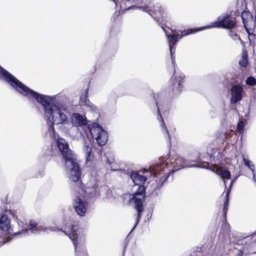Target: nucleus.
I'll use <instances>...</instances> for the list:
<instances>
[{"mask_svg": "<svg viewBox=\"0 0 256 256\" xmlns=\"http://www.w3.org/2000/svg\"><path fill=\"white\" fill-rule=\"evenodd\" d=\"M57 227L46 226L43 224H38L34 220H30L27 228H21L19 231L14 233L15 236H28L31 234H38L42 232L48 233L50 231L60 230ZM60 230H62L60 229Z\"/></svg>", "mask_w": 256, "mask_h": 256, "instance_id": "11", "label": "nucleus"}, {"mask_svg": "<svg viewBox=\"0 0 256 256\" xmlns=\"http://www.w3.org/2000/svg\"><path fill=\"white\" fill-rule=\"evenodd\" d=\"M57 227L46 226L43 224H38L34 220H30L27 228H21L19 231L14 233L15 236H28L31 234H38L42 232L48 233L50 231L60 230ZM60 230H62L60 229Z\"/></svg>", "mask_w": 256, "mask_h": 256, "instance_id": "10", "label": "nucleus"}, {"mask_svg": "<svg viewBox=\"0 0 256 256\" xmlns=\"http://www.w3.org/2000/svg\"><path fill=\"white\" fill-rule=\"evenodd\" d=\"M212 170L216 174L220 176V177L224 179V182L225 186H226L224 179H230V172L228 170H222V168H219L218 166H214Z\"/></svg>", "mask_w": 256, "mask_h": 256, "instance_id": "20", "label": "nucleus"}, {"mask_svg": "<svg viewBox=\"0 0 256 256\" xmlns=\"http://www.w3.org/2000/svg\"><path fill=\"white\" fill-rule=\"evenodd\" d=\"M228 210V207H224L223 208V212H224V214L225 216H226V214Z\"/></svg>", "mask_w": 256, "mask_h": 256, "instance_id": "29", "label": "nucleus"}, {"mask_svg": "<svg viewBox=\"0 0 256 256\" xmlns=\"http://www.w3.org/2000/svg\"><path fill=\"white\" fill-rule=\"evenodd\" d=\"M252 175H253L252 180L255 183H256V176H255L254 171V172H252Z\"/></svg>", "mask_w": 256, "mask_h": 256, "instance_id": "30", "label": "nucleus"}, {"mask_svg": "<svg viewBox=\"0 0 256 256\" xmlns=\"http://www.w3.org/2000/svg\"><path fill=\"white\" fill-rule=\"evenodd\" d=\"M8 215L12 216L13 220L16 221L18 226L22 228L25 222L26 213L22 208H18L16 210H6Z\"/></svg>", "mask_w": 256, "mask_h": 256, "instance_id": "16", "label": "nucleus"}, {"mask_svg": "<svg viewBox=\"0 0 256 256\" xmlns=\"http://www.w3.org/2000/svg\"><path fill=\"white\" fill-rule=\"evenodd\" d=\"M230 15L224 13L219 16L218 20L213 23L214 26H205L206 28H210L214 26L219 28H233L236 23L234 20L229 19Z\"/></svg>", "mask_w": 256, "mask_h": 256, "instance_id": "15", "label": "nucleus"}, {"mask_svg": "<svg viewBox=\"0 0 256 256\" xmlns=\"http://www.w3.org/2000/svg\"><path fill=\"white\" fill-rule=\"evenodd\" d=\"M242 160L244 165L248 168L252 172H254V166L253 163L251 161L246 158L244 156L242 157Z\"/></svg>", "mask_w": 256, "mask_h": 256, "instance_id": "23", "label": "nucleus"}, {"mask_svg": "<svg viewBox=\"0 0 256 256\" xmlns=\"http://www.w3.org/2000/svg\"><path fill=\"white\" fill-rule=\"evenodd\" d=\"M63 131L64 132H67L68 130H63Z\"/></svg>", "mask_w": 256, "mask_h": 256, "instance_id": "32", "label": "nucleus"}, {"mask_svg": "<svg viewBox=\"0 0 256 256\" xmlns=\"http://www.w3.org/2000/svg\"><path fill=\"white\" fill-rule=\"evenodd\" d=\"M74 187V192L87 200L100 195L97 181L94 178H92L85 186L77 184Z\"/></svg>", "mask_w": 256, "mask_h": 256, "instance_id": "9", "label": "nucleus"}, {"mask_svg": "<svg viewBox=\"0 0 256 256\" xmlns=\"http://www.w3.org/2000/svg\"><path fill=\"white\" fill-rule=\"evenodd\" d=\"M107 162L109 164H112L113 162V160L112 159L111 160H107Z\"/></svg>", "mask_w": 256, "mask_h": 256, "instance_id": "31", "label": "nucleus"}, {"mask_svg": "<svg viewBox=\"0 0 256 256\" xmlns=\"http://www.w3.org/2000/svg\"><path fill=\"white\" fill-rule=\"evenodd\" d=\"M244 123L243 121L240 120L238 122L237 128L239 132H243L244 128Z\"/></svg>", "mask_w": 256, "mask_h": 256, "instance_id": "26", "label": "nucleus"}, {"mask_svg": "<svg viewBox=\"0 0 256 256\" xmlns=\"http://www.w3.org/2000/svg\"><path fill=\"white\" fill-rule=\"evenodd\" d=\"M155 10L156 14L158 16V17H160L159 20H158V19L155 20L159 23V25L166 33L168 40L172 60V63L174 64V55L175 52V47L176 44L178 41V38H180L182 36H188L189 34L196 33L198 31L205 30L206 28L201 27L196 30H190V32H182L180 34L178 33L176 34H172V36H170L166 32L164 27L165 20L166 17V14L164 10L162 8L159 6H156V10Z\"/></svg>", "mask_w": 256, "mask_h": 256, "instance_id": "6", "label": "nucleus"}, {"mask_svg": "<svg viewBox=\"0 0 256 256\" xmlns=\"http://www.w3.org/2000/svg\"><path fill=\"white\" fill-rule=\"evenodd\" d=\"M212 158L214 160V156L212 155L209 156L208 154H206L202 157L198 155L194 159L188 158L186 160L178 156L175 158L168 160L166 162H160L155 165L150 166L149 170L150 172L154 176H156L161 170H163L164 172H165L164 176L161 178L158 182V184L160 187L171 173H173L181 168L190 167L208 168V163L206 160Z\"/></svg>", "mask_w": 256, "mask_h": 256, "instance_id": "2", "label": "nucleus"}, {"mask_svg": "<svg viewBox=\"0 0 256 256\" xmlns=\"http://www.w3.org/2000/svg\"><path fill=\"white\" fill-rule=\"evenodd\" d=\"M11 220L6 210L0 213V246L9 242L14 236Z\"/></svg>", "mask_w": 256, "mask_h": 256, "instance_id": "8", "label": "nucleus"}, {"mask_svg": "<svg viewBox=\"0 0 256 256\" xmlns=\"http://www.w3.org/2000/svg\"><path fill=\"white\" fill-rule=\"evenodd\" d=\"M88 88L85 90L84 94L80 97V104L92 112L97 110L96 106L92 104L88 98Z\"/></svg>", "mask_w": 256, "mask_h": 256, "instance_id": "18", "label": "nucleus"}, {"mask_svg": "<svg viewBox=\"0 0 256 256\" xmlns=\"http://www.w3.org/2000/svg\"><path fill=\"white\" fill-rule=\"evenodd\" d=\"M48 132L54 138L58 150L62 156L66 175L70 180L74 182H78L81 175L80 168L76 162L75 156L70 149L68 142L64 139L60 138L55 131Z\"/></svg>", "mask_w": 256, "mask_h": 256, "instance_id": "4", "label": "nucleus"}, {"mask_svg": "<svg viewBox=\"0 0 256 256\" xmlns=\"http://www.w3.org/2000/svg\"><path fill=\"white\" fill-rule=\"evenodd\" d=\"M228 35L233 40H236L238 39L240 40V37L236 34H234L232 30L230 31Z\"/></svg>", "mask_w": 256, "mask_h": 256, "instance_id": "27", "label": "nucleus"}, {"mask_svg": "<svg viewBox=\"0 0 256 256\" xmlns=\"http://www.w3.org/2000/svg\"><path fill=\"white\" fill-rule=\"evenodd\" d=\"M232 184H233V182L232 181L230 182L229 190H227V192H226V198H225L226 200L224 203V207H228V200H229V194H230V188H231L232 186Z\"/></svg>", "mask_w": 256, "mask_h": 256, "instance_id": "24", "label": "nucleus"}, {"mask_svg": "<svg viewBox=\"0 0 256 256\" xmlns=\"http://www.w3.org/2000/svg\"><path fill=\"white\" fill-rule=\"evenodd\" d=\"M52 153V148H48L46 150V152L44 154V156H50Z\"/></svg>", "mask_w": 256, "mask_h": 256, "instance_id": "28", "label": "nucleus"}, {"mask_svg": "<svg viewBox=\"0 0 256 256\" xmlns=\"http://www.w3.org/2000/svg\"><path fill=\"white\" fill-rule=\"evenodd\" d=\"M246 83L250 86H254L256 84V79L252 76H248L246 80Z\"/></svg>", "mask_w": 256, "mask_h": 256, "instance_id": "25", "label": "nucleus"}, {"mask_svg": "<svg viewBox=\"0 0 256 256\" xmlns=\"http://www.w3.org/2000/svg\"><path fill=\"white\" fill-rule=\"evenodd\" d=\"M248 64V52L246 49H243L242 52V58L239 61V64L243 68H246Z\"/></svg>", "mask_w": 256, "mask_h": 256, "instance_id": "22", "label": "nucleus"}, {"mask_svg": "<svg viewBox=\"0 0 256 256\" xmlns=\"http://www.w3.org/2000/svg\"><path fill=\"white\" fill-rule=\"evenodd\" d=\"M156 104L158 107V119L160 122V126L161 127V130L164 136L165 137L168 136V140H169L170 144V136L168 134V130L166 128V126L165 124L164 123V122L162 120V116L160 114V110L161 109V106L158 103V102L156 100Z\"/></svg>", "mask_w": 256, "mask_h": 256, "instance_id": "19", "label": "nucleus"}, {"mask_svg": "<svg viewBox=\"0 0 256 256\" xmlns=\"http://www.w3.org/2000/svg\"><path fill=\"white\" fill-rule=\"evenodd\" d=\"M243 88L239 84L233 85L230 89V103L235 104L240 102L242 98Z\"/></svg>", "mask_w": 256, "mask_h": 256, "instance_id": "17", "label": "nucleus"}, {"mask_svg": "<svg viewBox=\"0 0 256 256\" xmlns=\"http://www.w3.org/2000/svg\"><path fill=\"white\" fill-rule=\"evenodd\" d=\"M240 256V252L239 253V256Z\"/></svg>", "mask_w": 256, "mask_h": 256, "instance_id": "35", "label": "nucleus"}, {"mask_svg": "<svg viewBox=\"0 0 256 256\" xmlns=\"http://www.w3.org/2000/svg\"><path fill=\"white\" fill-rule=\"evenodd\" d=\"M86 200L74 192L72 198V206L75 212L80 216H84L86 214L88 209V202Z\"/></svg>", "mask_w": 256, "mask_h": 256, "instance_id": "13", "label": "nucleus"}, {"mask_svg": "<svg viewBox=\"0 0 256 256\" xmlns=\"http://www.w3.org/2000/svg\"><path fill=\"white\" fill-rule=\"evenodd\" d=\"M224 226H228V225L227 224H224Z\"/></svg>", "mask_w": 256, "mask_h": 256, "instance_id": "33", "label": "nucleus"}, {"mask_svg": "<svg viewBox=\"0 0 256 256\" xmlns=\"http://www.w3.org/2000/svg\"><path fill=\"white\" fill-rule=\"evenodd\" d=\"M64 232L72 241L76 256H88L85 246L84 236L78 234L77 226L75 224H71L70 228H66Z\"/></svg>", "mask_w": 256, "mask_h": 256, "instance_id": "7", "label": "nucleus"}, {"mask_svg": "<svg viewBox=\"0 0 256 256\" xmlns=\"http://www.w3.org/2000/svg\"><path fill=\"white\" fill-rule=\"evenodd\" d=\"M86 130V135L80 132V137L84 144L82 151L86 156V164L90 167L94 159L92 138L95 139L99 146H102L106 144L108 136L106 132L96 122H93L91 127H88Z\"/></svg>", "mask_w": 256, "mask_h": 256, "instance_id": "3", "label": "nucleus"}, {"mask_svg": "<svg viewBox=\"0 0 256 256\" xmlns=\"http://www.w3.org/2000/svg\"><path fill=\"white\" fill-rule=\"evenodd\" d=\"M130 178L136 185L139 186L136 191L132 194L130 198V202H134L135 208L138 212V216L136 224L132 230H133L138 224L141 217L140 213L143 211V202L146 196V188L142 185L146 180L145 176L140 175L136 172H132Z\"/></svg>", "mask_w": 256, "mask_h": 256, "instance_id": "5", "label": "nucleus"}, {"mask_svg": "<svg viewBox=\"0 0 256 256\" xmlns=\"http://www.w3.org/2000/svg\"><path fill=\"white\" fill-rule=\"evenodd\" d=\"M184 74L179 71L174 70L170 82L172 84V90L174 94H179L183 88L182 84L184 81Z\"/></svg>", "mask_w": 256, "mask_h": 256, "instance_id": "14", "label": "nucleus"}, {"mask_svg": "<svg viewBox=\"0 0 256 256\" xmlns=\"http://www.w3.org/2000/svg\"><path fill=\"white\" fill-rule=\"evenodd\" d=\"M216 152H217L218 154H219V152H218V150H216Z\"/></svg>", "mask_w": 256, "mask_h": 256, "instance_id": "34", "label": "nucleus"}, {"mask_svg": "<svg viewBox=\"0 0 256 256\" xmlns=\"http://www.w3.org/2000/svg\"><path fill=\"white\" fill-rule=\"evenodd\" d=\"M1 76L12 88L30 100H35L43 107L44 118L48 125V132L54 131V126L65 125L73 112V106L65 102L66 96L60 93L50 96L39 94L30 89L8 72L0 66Z\"/></svg>", "mask_w": 256, "mask_h": 256, "instance_id": "1", "label": "nucleus"}, {"mask_svg": "<svg viewBox=\"0 0 256 256\" xmlns=\"http://www.w3.org/2000/svg\"><path fill=\"white\" fill-rule=\"evenodd\" d=\"M242 22L246 30L254 22L252 14L248 12L244 11L241 14Z\"/></svg>", "mask_w": 256, "mask_h": 256, "instance_id": "21", "label": "nucleus"}, {"mask_svg": "<svg viewBox=\"0 0 256 256\" xmlns=\"http://www.w3.org/2000/svg\"><path fill=\"white\" fill-rule=\"evenodd\" d=\"M71 116V122L72 126L78 127V130L80 131V137L78 138L81 139L80 132L84 134V135L87 133L86 130L88 127H91L92 124H88V120L84 115L80 114L78 112H74Z\"/></svg>", "mask_w": 256, "mask_h": 256, "instance_id": "12", "label": "nucleus"}]
</instances>
